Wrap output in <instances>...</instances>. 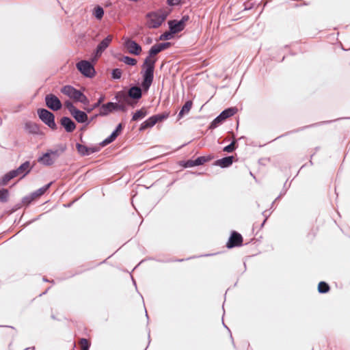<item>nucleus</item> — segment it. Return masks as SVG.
<instances>
[{
	"mask_svg": "<svg viewBox=\"0 0 350 350\" xmlns=\"http://www.w3.org/2000/svg\"><path fill=\"white\" fill-rule=\"evenodd\" d=\"M170 45V44L169 42L160 43L152 46L150 50L149 51V55L146 58L144 63V80L142 84V88L146 91H147L149 89L153 81V72L154 68V64L156 62V59L154 58V56L158 54L161 51L168 48Z\"/></svg>",
	"mask_w": 350,
	"mask_h": 350,
	"instance_id": "1",
	"label": "nucleus"
},
{
	"mask_svg": "<svg viewBox=\"0 0 350 350\" xmlns=\"http://www.w3.org/2000/svg\"><path fill=\"white\" fill-rule=\"evenodd\" d=\"M61 92L75 101L80 102L84 105L89 103V100L86 96L70 85L64 86L61 89Z\"/></svg>",
	"mask_w": 350,
	"mask_h": 350,
	"instance_id": "2",
	"label": "nucleus"
},
{
	"mask_svg": "<svg viewBox=\"0 0 350 350\" xmlns=\"http://www.w3.org/2000/svg\"><path fill=\"white\" fill-rule=\"evenodd\" d=\"M167 13L163 11L152 12L147 15V26L150 28L159 27L165 20Z\"/></svg>",
	"mask_w": 350,
	"mask_h": 350,
	"instance_id": "3",
	"label": "nucleus"
},
{
	"mask_svg": "<svg viewBox=\"0 0 350 350\" xmlns=\"http://www.w3.org/2000/svg\"><path fill=\"white\" fill-rule=\"evenodd\" d=\"M38 115L40 119L49 127L53 130L56 129L57 126L55 122V117L51 112L45 109H39L38 110Z\"/></svg>",
	"mask_w": 350,
	"mask_h": 350,
	"instance_id": "4",
	"label": "nucleus"
},
{
	"mask_svg": "<svg viewBox=\"0 0 350 350\" xmlns=\"http://www.w3.org/2000/svg\"><path fill=\"white\" fill-rule=\"evenodd\" d=\"M237 112L236 107H230L223 111L216 118L211 122L210 128L215 129L221 124L228 118L232 116Z\"/></svg>",
	"mask_w": 350,
	"mask_h": 350,
	"instance_id": "5",
	"label": "nucleus"
},
{
	"mask_svg": "<svg viewBox=\"0 0 350 350\" xmlns=\"http://www.w3.org/2000/svg\"><path fill=\"white\" fill-rule=\"evenodd\" d=\"M169 116V113H165L163 114H157L155 116H152L144 121L140 126V130H145L147 128L152 127L157 122H161L163 120L166 119Z\"/></svg>",
	"mask_w": 350,
	"mask_h": 350,
	"instance_id": "6",
	"label": "nucleus"
},
{
	"mask_svg": "<svg viewBox=\"0 0 350 350\" xmlns=\"http://www.w3.org/2000/svg\"><path fill=\"white\" fill-rule=\"evenodd\" d=\"M77 69L85 77H92L95 75L94 66L88 61L82 60L77 64Z\"/></svg>",
	"mask_w": 350,
	"mask_h": 350,
	"instance_id": "7",
	"label": "nucleus"
},
{
	"mask_svg": "<svg viewBox=\"0 0 350 350\" xmlns=\"http://www.w3.org/2000/svg\"><path fill=\"white\" fill-rule=\"evenodd\" d=\"M46 106L53 111H57L61 109L62 103L59 99L53 94H48L45 97Z\"/></svg>",
	"mask_w": 350,
	"mask_h": 350,
	"instance_id": "8",
	"label": "nucleus"
},
{
	"mask_svg": "<svg viewBox=\"0 0 350 350\" xmlns=\"http://www.w3.org/2000/svg\"><path fill=\"white\" fill-rule=\"evenodd\" d=\"M124 46L129 53L138 55L142 52V47L136 42L130 39H126Z\"/></svg>",
	"mask_w": 350,
	"mask_h": 350,
	"instance_id": "9",
	"label": "nucleus"
},
{
	"mask_svg": "<svg viewBox=\"0 0 350 350\" xmlns=\"http://www.w3.org/2000/svg\"><path fill=\"white\" fill-rule=\"evenodd\" d=\"M112 39L113 36L111 35H109L100 42L95 52V60H96V59L101 55L102 53L108 47Z\"/></svg>",
	"mask_w": 350,
	"mask_h": 350,
	"instance_id": "10",
	"label": "nucleus"
},
{
	"mask_svg": "<svg viewBox=\"0 0 350 350\" xmlns=\"http://www.w3.org/2000/svg\"><path fill=\"white\" fill-rule=\"evenodd\" d=\"M120 107L119 105L114 103H108L103 105L100 107L99 115L105 116L114 110H117Z\"/></svg>",
	"mask_w": 350,
	"mask_h": 350,
	"instance_id": "11",
	"label": "nucleus"
},
{
	"mask_svg": "<svg viewBox=\"0 0 350 350\" xmlns=\"http://www.w3.org/2000/svg\"><path fill=\"white\" fill-rule=\"evenodd\" d=\"M242 241L243 239L241 235L237 232H234L229 239V241L227 243V246L228 247L239 246L241 244Z\"/></svg>",
	"mask_w": 350,
	"mask_h": 350,
	"instance_id": "12",
	"label": "nucleus"
},
{
	"mask_svg": "<svg viewBox=\"0 0 350 350\" xmlns=\"http://www.w3.org/2000/svg\"><path fill=\"white\" fill-rule=\"evenodd\" d=\"M169 25L172 33H175L182 31L184 26V20H180L179 21H172L169 22Z\"/></svg>",
	"mask_w": 350,
	"mask_h": 350,
	"instance_id": "13",
	"label": "nucleus"
},
{
	"mask_svg": "<svg viewBox=\"0 0 350 350\" xmlns=\"http://www.w3.org/2000/svg\"><path fill=\"white\" fill-rule=\"evenodd\" d=\"M61 124L67 132H72L76 128L75 122L70 118L67 117H64L62 118Z\"/></svg>",
	"mask_w": 350,
	"mask_h": 350,
	"instance_id": "14",
	"label": "nucleus"
},
{
	"mask_svg": "<svg viewBox=\"0 0 350 350\" xmlns=\"http://www.w3.org/2000/svg\"><path fill=\"white\" fill-rule=\"evenodd\" d=\"M71 115L78 122L80 123L85 122L88 120L87 114L77 109Z\"/></svg>",
	"mask_w": 350,
	"mask_h": 350,
	"instance_id": "15",
	"label": "nucleus"
},
{
	"mask_svg": "<svg viewBox=\"0 0 350 350\" xmlns=\"http://www.w3.org/2000/svg\"><path fill=\"white\" fill-rule=\"evenodd\" d=\"M25 130L32 134H38L40 133V128L36 123L28 122L25 124Z\"/></svg>",
	"mask_w": 350,
	"mask_h": 350,
	"instance_id": "16",
	"label": "nucleus"
},
{
	"mask_svg": "<svg viewBox=\"0 0 350 350\" xmlns=\"http://www.w3.org/2000/svg\"><path fill=\"white\" fill-rule=\"evenodd\" d=\"M77 149L81 155H89L97 151L96 148H88L85 146L77 144Z\"/></svg>",
	"mask_w": 350,
	"mask_h": 350,
	"instance_id": "17",
	"label": "nucleus"
},
{
	"mask_svg": "<svg viewBox=\"0 0 350 350\" xmlns=\"http://www.w3.org/2000/svg\"><path fill=\"white\" fill-rule=\"evenodd\" d=\"M233 162V157H227L218 159L215 161V165L221 167H226L232 165Z\"/></svg>",
	"mask_w": 350,
	"mask_h": 350,
	"instance_id": "18",
	"label": "nucleus"
},
{
	"mask_svg": "<svg viewBox=\"0 0 350 350\" xmlns=\"http://www.w3.org/2000/svg\"><path fill=\"white\" fill-rule=\"evenodd\" d=\"M30 163L29 161H26L23 163L16 171L18 172V175L24 177L26 174H27L30 172Z\"/></svg>",
	"mask_w": 350,
	"mask_h": 350,
	"instance_id": "19",
	"label": "nucleus"
},
{
	"mask_svg": "<svg viewBox=\"0 0 350 350\" xmlns=\"http://www.w3.org/2000/svg\"><path fill=\"white\" fill-rule=\"evenodd\" d=\"M129 96L135 99H139L142 97V90L139 87H132L129 90Z\"/></svg>",
	"mask_w": 350,
	"mask_h": 350,
	"instance_id": "20",
	"label": "nucleus"
},
{
	"mask_svg": "<svg viewBox=\"0 0 350 350\" xmlns=\"http://www.w3.org/2000/svg\"><path fill=\"white\" fill-rule=\"evenodd\" d=\"M38 161L43 165H50L53 163L54 159L51 157V153H46L39 158Z\"/></svg>",
	"mask_w": 350,
	"mask_h": 350,
	"instance_id": "21",
	"label": "nucleus"
},
{
	"mask_svg": "<svg viewBox=\"0 0 350 350\" xmlns=\"http://www.w3.org/2000/svg\"><path fill=\"white\" fill-rule=\"evenodd\" d=\"M192 102L191 100L187 101L182 107L181 110L178 113V118L180 119L184 115L187 114L192 107Z\"/></svg>",
	"mask_w": 350,
	"mask_h": 350,
	"instance_id": "22",
	"label": "nucleus"
},
{
	"mask_svg": "<svg viewBox=\"0 0 350 350\" xmlns=\"http://www.w3.org/2000/svg\"><path fill=\"white\" fill-rule=\"evenodd\" d=\"M19 176L18 175V172L16 171V170H12V171H10V172H8V174H6L3 179H2V183L3 185H5L7 184V183L11 179H12L14 177H16Z\"/></svg>",
	"mask_w": 350,
	"mask_h": 350,
	"instance_id": "23",
	"label": "nucleus"
},
{
	"mask_svg": "<svg viewBox=\"0 0 350 350\" xmlns=\"http://www.w3.org/2000/svg\"><path fill=\"white\" fill-rule=\"evenodd\" d=\"M147 114V111L142 108L137 111L133 116L132 120L137 121L138 120L144 118Z\"/></svg>",
	"mask_w": 350,
	"mask_h": 350,
	"instance_id": "24",
	"label": "nucleus"
},
{
	"mask_svg": "<svg viewBox=\"0 0 350 350\" xmlns=\"http://www.w3.org/2000/svg\"><path fill=\"white\" fill-rule=\"evenodd\" d=\"M94 16L98 20H100L104 15V10L100 6H96L93 10Z\"/></svg>",
	"mask_w": 350,
	"mask_h": 350,
	"instance_id": "25",
	"label": "nucleus"
},
{
	"mask_svg": "<svg viewBox=\"0 0 350 350\" xmlns=\"http://www.w3.org/2000/svg\"><path fill=\"white\" fill-rule=\"evenodd\" d=\"M122 62L127 65L135 66L137 64V60L134 58L124 56L122 58Z\"/></svg>",
	"mask_w": 350,
	"mask_h": 350,
	"instance_id": "26",
	"label": "nucleus"
},
{
	"mask_svg": "<svg viewBox=\"0 0 350 350\" xmlns=\"http://www.w3.org/2000/svg\"><path fill=\"white\" fill-rule=\"evenodd\" d=\"M329 288L327 284L324 282H321L318 286V290L319 293H324L329 291Z\"/></svg>",
	"mask_w": 350,
	"mask_h": 350,
	"instance_id": "27",
	"label": "nucleus"
},
{
	"mask_svg": "<svg viewBox=\"0 0 350 350\" xmlns=\"http://www.w3.org/2000/svg\"><path fill=\"white\" fill-rule=\"evenodd\" d=\"M103 100H104V97H100L97 103H94V105H92V107H85V109L88 112H91L93 109H94L95 108L98 107L100 105V104L103 101Z\"/></svg>",
	"mask_w": 350,
	"mask_h": 350,
	"instance_id": "28",
	"label": "nucleus"
},
{
	"mask_svg": "<svg viewBox=\"0 0 350 350\" xmlns=\"http://www.w3.org/2000/svg\"><path fill=\"white\" fill-rule=\"evenodd\" d=\"M117 137L116 136V134L115 133H111V135L107 137V139H105L103 142H102V145L103 146H106L109 144H110L111 142H112L113 141L115 140V139Z\"/></svg>",
	"mask_w": 350,
	"mask_h": 350,
	"instance_id": "29",
	"label": "nucleus"
},
{
	"mask_svg": "<svg viewBox=\"0 0 350 350\" xmlns=\"http://www.w3.org/2000/svg\"><path fill=\"white\" fill-rule=\"evenodd\" d=\"M80 345L81 347V350H88L89 349L90 343L88 342V341L86 339H85V338L81 339L80 341Z\"/></svg>",
	"mask_w": 350,
	"mask_h": 350,
	"instance_id": "30",
	"label": "nucleus"
},
{
	"mask_svg": "<svg viewBox=\"0 0 350 350\" xmlns=\"http://www.w3.org/2000/svg\"><path fill=\"white\" fill-rule=\"evenodd\" d=\"M65 106L69 110L70 114H72L77 109V108L73 105V104L68 100L65 102Z\"/></svg>",
	"mask_w": 350,
	"mask_h": 350,
	"instance_id": "31",
	"label": "nucleus"
},
{
	"mask_svg": "<svg viewBox=\"0 0 350 350\" xmlns=\"http://www.w3.org/2000/svg\"><path fill=\"white\" fill-rule=\"evenodd\" d=\"M206 161L204 157H199L193 163H191L189 166L198 165L202 164L204 162Z\"/></svg>",
	"mask_w": 350,
	"mask_h": 350,
	"instance_id": "32",
	"label": "nucleus"
},
{
	"mask_svg": "<svg viewBox=\"0 0 350 350\" xmlns=\"http://www.w3.org/2000/svg\"><path fill=\"white\" fill-rule=\"evenodd\" d=\"M122 76V72L120 69H114L112 72V77L113 79H120Z\"/></svg>",
	"mask_w": 350,
	"mask_h": 350,
	"instance_id": "33",
	"label": "nucleus"
},
{
	"mask_svg": "<svg viewBox=\"0 0 350 350\" xmlns=\"http://www.w3.org/2000/svg\"><path fill=\"white\" fill-rule=\"evenodd\" d=\"M234 150V142H232L228 146L224 147V151L227 152H231Z\"/></svg>",
	"mask_w": 350,
	"mask_h": 350,
	"instance_id": "34",
	"label": "nucleus"
},
{
	"mask_svg": "<svg viewBox=\"0 0 350 350\" xmlns=\"http://www.w3.org/2000/svg\"><path fill=\"white\" fill-rule=\"evenodd\" d=\"M172 38V35L171 33H165L163 34H162L161 36H160V39L161 40H170Z\"/></svg>",
	"mask_w": 350,
	"mask_h": 350,
	"instance_id": "35",
	"label": "nucleus"
},
{
	"mask_svg": "<svg viewBox=\"0 0 350 350\" xmlns=\"http://www.w3.org/2000/svg\"><path fill=\"white\" fill-rule=\"evenodd\" d=\"M48 187H49V185H47V186H46V187H43V188H41V189H38V190L35 193V195H36V196H40L42 195V194H43V193L46 191V189H48Z\"/></svg>",
	"mask_w": 350,
	"mask_h": 350,
	"instance_id": "36",
	"label": "nucleus"
},
{
	"mask_svg": "<svg viewBox=\"0 0 350 350\" xmlns=\"http://www.w3.org/2000/svg\"><path fill=\"white\" fill-rule=\"evenodd\" d=\"M8 196V191L6 190L0 191V200H4Z\"/></svg>",
	"mask_w": 350,
	"mask_h": 350,
	"instance_id": "37",
	"label": "nucleus"
},
{
	"mask_svg": "<svg viewBox=\"0 0 350 350\" xmlns=\"http://www.w3.org/2000/svg\"><path fill=\"white\" fill-rule=\"evenodd\" d=\"M181 0H167V3L170 5H176L180 3Z\"/></svg>",
	"mask_w": 350,
	"mask_h": 350,
	"instance_id": "38",
	"label": "nucleus"
},
{
	"mask_svg": "<svg viewBox=\"0 0 350 350\" xmlns=\"http://www.w3.org/2000/svg\"><path fill=\"white\" fill-rule=\"evenodd\" d=\"M121 131H122V124H120L117 126L116 129L112 133H115L116 136L117 137L119 135V133L121 132Z\"/></svg>",
	"mask_w": 350,
	"mask_h": 350,
	"instance_id": "39",
	"label": "nucleus"
},
{
	"mask_svg": "<svg viewBox=\"0 0 350 350\" xmlns=\"http://www.w3.org/2000/svg\"><path fill=\"white\" fill-rule=\"evenodd\" d=\"M189 19V17L188 16H183V18L181 20H184V26L185 25V23L186 21H187Z\"/></svg>",
	"mask_w": 350,
	"mask_h": 350,
	"instance_id": "40",
	"label": "nucleus"
},
{
	"mask_svg": "<svg viewBox=\"0 0 350 350\" xmlns=\"http://www.w3.org/2000/svg\"><path fill=\"white\" fill-rule=\"evenodd\" d=\"M119 106H120V107H118L117 110H124V106H122V105H119Z\"/></svg>",
	"mask_w": 350,
	"mask_h": 350,
	"instance_id": "41",
	"label": "nucleus"
}]
</instances>
